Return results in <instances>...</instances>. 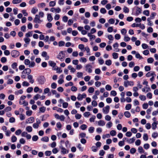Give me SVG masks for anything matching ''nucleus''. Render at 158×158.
I'll return each instance as SVG.
<instances>
[{
	"instance_id": "nucleus-14",
	"label": "nucleus",
	"mask_w": 158,
	"mask_h": 158,
	"mask_svg": "<svg viewBox=\"0 0 158 158\" xmlns=\"http://www.w3.org/2000/svg\"><path fill=\"white\" fill-rule=\"evenodd\" d=\"M41 56L45 58V60H48L49 59V56L47 55V53L46 52L44 51L42 52Z\"/></svg>"
},
{
	"instance_id": "nucleus-5",
	"label": "nucleus",
	"mask_w": 158,
	"mask_h": 158,
	"mask_svg": "<svg viewBox=\"0 0 158 158\" xmlns=\"http://www.w3.org/2000/svg\"><path fill=\"white\" fill-rule=\"evenodd\" d=\"M45 81L46 79L43 76L40 77L38 79V82L41 85L44 84L45 82Z\"/></svg>"
},
{
	"instance_id": "nucleus-37",
	"label": "nucleus",
	"mask_w": 158,
	"mask_h": 158,
	"mask_svg": "<svg viewBox=\"0 0 158 158\" xmlns=\"http://www.w3.org/2000/svg\"><path fill=\"white\" fill-rule=\"evenodd\" d=\"M110 135L112 136H114L116 134V132L115 130H111L110 132Z\"/></svg>"
},
{
	"instance_id": "nucleus-55",
	"label": "nucleus",
	"mask_w": 158,
	"mask_h": 158,
	"mask_svg": "<svg viewBox=\"0 0 158 158\" xmlns=\"http://www.w3.org/2000/svg\"><path fill=\"white\" fill-rule=\"evenodd\" d=\"M112 56L113 58L114 59H116L118 58V53L114 52L112 54Z\"/></svg>"
},
{
	"instance_id": "nucleus-19",
	"label": "nucleus",
	"mask_w": 158,
	"mask_h": 158,
	"mask_svg": "<svg viewBox=\"0 0 158 158\" xmlns=\"http://www.w3.org/2000/svg\"><path fill=\"white\" fill-rule=\"evenodd\" d=\"M68 69L70 70V72L72 73H74L76 71V69L71 65H69L68 66Z\"/></svg>"
},
{
	"instance_id": "nucleus-12",
	"label": "nucleus",
	"mask_w": 158,
	"mask_h": 158,
	"mask_svg": "<svg viewBox=\"0 0 158 158\" xmlns=\"http://www.w3.org/2000/svg\"><path fill=\"white\" fill-rule=\"evenodd\" d=\"M60 148L61 149V152L62 154H65L69 152V151L63 146L60 147Z\"/></svg>"
},
{
	"instance_id": "nucleus-23",
	"label": "nucleus",
	"mask_w": 158,
	"mask_h": 158,
	"mask_svg": "<svg viewBox=\"0 0 158 158\" xmlns=\"http://www.w3.org/2000/svg\"><path fill=\"white\" fill-rule=\"evenodd\" d=\"M138 151L139 153H144V151L143 149V148L142 147H139L138 149Z\"/></svg>"
},
{
	"instance_id": "nucleus-30",
	"label": "nucleus",
	"mask_w": 158,
	"mask_h": 158,
	"mask_svg": "<svg viewBox=\"0 0 158 158\" xmlns=\"http://www.w3.org/2000/svg\"><path fill=\"white\" fill-rule=\"evenodd\" d=\"M139 98L142 101H145L146 100V98L145 96L140 95L139 96Z\"/></svg>"
},
{
	"instance_id": "nucleus-45",
	"label": "nucleus",
	"mask_w": 158,
	"mask_h": 158,
	"mask_svg": "<svg viewBox=\"0 0 158 158\" xmlns=\"http://www.w3.org/2000/svg\"><path fill=\"white\" fill-rule=\"evenodd\" d=\"M33 90V88L32 87H28L26 90V91L27 93H30Z\"/></svg>"
},
{
	"instance_id": "nucleus-10",
	"label": "nucleus",
	"mask_w": 158,
	"mask_h": 158,
	"mask_svg": "<svg viewBox=\"0 0 158 158\" xmlns=\"http://www.w3.org/2000/svg\"><path fill=\"white\" fill-rule=\"evenodd\" d=\"M110 107L109 106H107L102 109L103 112L105 114H108L109 112Z\"/></svg>"
},
{
	"instance_id": "nucleus-60",
	"label": "nucleus",
	"mask_w": 158,
	"mask_h": 158,
	"mask_svg": "<svg viewBox=\"0 0 158 158\" xmlns=\"http://www.w3.org/2000/svg\"><path fill=\"white\" fill-rule=\"evenodd\" d=\"M83 73L81 72H78L77 73V76L78 77H80L82 76Z\"/></svg>"
},
{
	"instance_id": "nucleus-40",
	"label": "nucleus",
	"mask_w": 158,
	"mask_h": 158,
	"mask_svg": "<svg viewBox=\"0 0 158 158\" xmlns=\"http://www.w3.org/2000/svg\"><path fill=\"white\" fill-rule=\"evenodd\" d=\"M152 152L154 155H157L158 154V150L156 149H154L152 150Z\"/></svg>"
},
{
	"instance_id": "nucleus-34",
	"label": "nucleus",
	"mask_w": 158,
	"mask_h": 158,
	"mask_svg": "<svg viewBox=\"0 0 158 158\" xmlns=\"http://www.w3.org/2000/svg\"><path fill=\"white\" fill-rule=\"evenodd\" d=\"M39 110L40 112L44 113L46 110V107L44 106H43L40 107Z\"/></svg>"
},
{
	"instance_id": "nucleus-11",
	"label": "nucleus",
	"mask_w": 158,
	"mask_h": 158,
	"mask_svg": "<svg viewBox=\"0 0 158 158\" xmlns=\"http://www.w3.org/2000/svg\"><path fill=\"white\" fill-rule=\"evenodd\" d=\"M86 95L85 93H84L82 94H79L78 95L77 99L78 100L81 101V100L83 98H86Z\"/></svg>"
},
{
	"instance_id": "nucleus-43",
	"label": "nucleus",
	"mask_w": 158,
	"mask_h": 158,
	"mask_svg": "<svg viewBox=\"0 0 158 158\" xmlns=\"http://www.w3.org/2000/svg\"><path fill=\"white\" fill-rule=\"evenodd\" d=\"M105 89L107 90L110 91L111 90L112 87L110 85H107L105 86Z\"/></svg>"
},
{
	"instance_id": "nucleus-58",
	"label": "nucleus",
	"mask_w": 158,
	"mask_h": 158,
	"mask_svg": "<svg viewBox=\"0 0 158 158\" xmlns=\"http://www.w3.org/2000/svg\"><path fill=\"white\" fill-rule=\"evenodd\" d=\"M17 138L15 135H13L11 137V141L13 142H15L17 140Z\"/></svg>"
},
{
	"instance_id": "nucleus-4",
	"label": "nucleus",
	"mask_w": 158,
	"mask_h": 158,
	"mask_svg": "<svg viewBox=\"0 0 158 158\" xmlns=\"http://www.w3.org/2000/svg\"><path fill=\"white\" fill-rule=\"evenodd\" d=\"M85 70L87 71L89 73H91L92 72V66L91 65L89 64H87L85 66Z\"/></svg>"
},
{
	"instance_id": "nucleus-26",
	"label": "nucleus",
	"mask_w": 158,
	"mask_h": 158,
	"mask_svg": "<svg viewBox=\"0 0 158 158\" xmlns=\"http://www.w3.org/2000/svg\"><path fill=\"white\" fill-rule=\"evenodd\" d=\"M124 115L127 118H129L131 116L130 113L128 111H125L124 113Z\"/></svg>"
},
{
	"instance_id": "nucleus-61",
	"label": "nucleus",
	"mask_w": 158,
	"mask_h": 158,
	"mask_svg": "<svg viewBox=\"0 0 158 158\" xmlns=\"http://www.w3.org/2000/svg\"><path fill=\"white\" fill-rule=\"evenodd\" d=\"M32 114V111L31 110H27L26 112V114L28 116H31Z\"/></svg>"
},
{
	"instance_id": "nucleus-44",
	"label": "nucleus",
	"mask_w": 158,
	"mask_h": 158,
	"mask_svg": "<svg viewBox=\"0 0 158 158\" xmlns=\"http://www.w3.org/2000/svg\"><path fill=\"white\" fill-rule=\"evenodd\" d=\"M111 61L110 60H106L105 62V64L108 66H110L111 64Z\"/></svg>"
},
{
	"instance_id": "nucleus-25",
	"label": "nucleus",
	"mask_w": 158,
	"mask_h": 158,
	"mask_svg": "<svg viewBox=\"0 0 158 158\" xmlns=\"http://www.w3.org/2000/svg\"><path fill=\"white\" fill-rule=\"evenodd\" d=\"M142 10L139 7H137V9L136 10V14L137 15H138L139 14L141 13Z\"/></svg>"
},
{
	"instance_id": "nucleus-49",
	"label": "nucleus",
	"mask_w": 158,
	"mask_h": 158,
	"mask_svg": "<svg viewBox=\"0 0 158 158\" xmlns=\"http://www.w3.org/2000/svg\"><path fill=\"white\" fill-rule=\"evenodd\" d=\"M131 107V104H128L125 106V109L127 110H130Z\"/></svg>"
},
{
	"instance_id": "nucleus-46",
	"label": "nucleus",
	"mask_w": 158,
	"mask_h": 158,
	"mask_svg": "<svg viewBox=\"0 0 158 158\" xmlns=\"http://www.w3.org/2000/svg\"><path fill=\"white\" fill-rule=\"evenodd\" d=\"M143 13L146 16H148L149 15V11L148 10H146L143 11Z\"/></svg>"
},
{
	"instance_id": "nucleus-63",
	"label": "nucleus",
	"mask_w": 158,
	"mask_h": 158,
	"mask_svg": "<svg viewBox=\"0 0 158 158\" xmlns=\"http://www.w3.org/2000/svg\"><path fill=\"white\" fill-rule=\"evenodd\" d=\"M40 97V95L39 94H36L33 97V99L35 100H37Z\"/></svg>"
},
{
	"instance_id": "nucleus-62",
	"label": "nucleus",
	"mask_w": 158,
	"mask_h": 158,
	"mask_svg": "<svg viewBox=\"0 0 158 158\" xmlns=\"http://www.w3.org/2000/svg\"><path fill=\"white\" fill-rule=\"evenodd\" d=\"M84 116L86 117H88L90 115V113L89 112H86L83 114Z\"/></svg>"
},
{
	"instance_id": "nucleus-48",
	"label": "nucleus",
	"mask_w": 158,
	"mask_h": 158,
	"mask_svg": "<svg viewBox=\"0 0 158 158\" xmlns=\"http://www.w3.org/2000/svg\"><path fill=\"white\" fill-rule=\"evenodd\" d=\"M68 17L66 16H64L62 18V20L64 22H67L68 21Z\"/></svg>"
},
{
	"instance_id": "nucleus-17",
	"label": "nucleus",
	"mask_w": 158,
	"mask_h": 158,
	"mask_svg": "<svg viewBox=\"0 0 158 158\" xmlns=\"http://www.w3.org/2000/svg\"><path fill=\"white\" fill-rule=\"evenodd\" d=\"M54 69L56 70L57 73H60L62 72V70L60 67L58 68V67L56 66Z\"/></svg>"
},
{
	"instance_id": "nucleus-33",
	"label": "nucleus",
	"mask_w": 158,
	"mask_h": 158,
	"mask_svg": "<svg viewBox=\"0 0 158 158\" xmlns=\"http://www.w3.org/2000/svg\"><path fill=\"white\" fill-rule=\"evenodd\" d=\"M157 122H154L152 124V128L153 129H155L157 127Z\"/></svg>"
},
{
	"instance_id": "nucleus-15",
	"label": "nucleus",
	"mask_w": 158,
	"mask_h": 158,
	"mask_svg": "<svg viewBox=\"0 0 158 158\" xmlns=\"http://www.w3.org/2000/svg\"><path fill=\"white\" fill-rule=\"evenodd\" d=\"M34 120V118L31 117L28 118L26 121V123H31L33 122Z\"/></svg>"
},
{
	"instance_id": "nucleus-29",
	"label": "nucleus",
	"mask_w": 158,
	"mask_h": 158,
	"mask_svg": "<svg viewBox=\"0 0 158 158\" xmlns=\"http://www.w3.org/2000/svg\"><path fill=\"white\" fill-rule=\"evenodd\" d=\"M22 85L23 86H28L30 84L27 81H24L23 82Z\"/></svg>"
},
{
	"instance_id": "nucleus-38",
	"label": "nucleus",
	"mask_w": 158,
	"mask_h": 158,
	"mask_svg": "<svg viewBox=\"0 0 158 158\" xmlns=\"http://www.w3.org/2000/svg\"><path fill=\"white\" fill-rule=\"evenodd\" d=\"M25 43L27 44H28L30 41V39L28 38H25L24 39Z\"/></svg>"
},
{
	"instance_id": "nucleus-32",
	"label": "nucleus",
	"mask_w": 158,
	"mask_h": 158,
	"mask_svg": "<svg viewBox=\"0 0 158 158\" xmlns=\"http://www.w3.org/2000/svg\"><path fill=\"white\" fill-rule=\"evenodd\" d=\"M135 140V137H134L131 139H130L128 140H127V141L129 143H134Z\"/></svg>"
},
{
	"instance_id": "nucleus-2",
	"label": "nucleus",
	"mask_w": 158,
	"mask_h": 158,
	"mask_svg": "<svg viewBox=\"0 0 158 158\" xmlns=\"http://www.w3.org/2000/svg\"><path fill=\"white\" fill-rule=\"evenodd\" d=\"M64 52L61 51L58 54L57 56V58L60 60L61 61H63L64 60L65 57Z\"/></svg>"
},
{
	"instance_id": "nucleus-21",
	"label": "nucleus",
	"mask_w": 158,
	"mask_h": 158,
	"mask_svg": "<svg viewBox=\"0 0 158 158\" xmlns=\"http://www.w3.org/2000/svg\"><path fill=\"white\" fill-rule=\"evenodd\" d=\"M48 64L50 66L53 67H55L56 65V64L55 63L52 61H49Z\"/></svg>"
},
{
	"instance_id": "nucleus-52",
	"label": "nucleus",
	"mask_w": 158,
	"mask_h": 158,
	"mask_svg": "<svg viewBox=\"0 0 158 158\" xmlns=\"http://www.w3.org/2000/svg\"><path fill=\"white\" fill-rule=\"evenodd\" d=\"M45 6H46V4L44 3H39L38 5V6L39 7H42V8Z\"/></svg>"
},
{
	"instance_id": "nucleus-53",
	"label": "nucleus",
	"mask_w": 158,
	"mask_h": 158,
	"mask_svg": "<svg viewBox=\"0 0 158 158\" xmlns=\"http://www.w3.org/2000/svg\"><path fill=\"white\" fill-rule=\"evenodd\" d=\"M80 61L83 63H85L87 61V59L84 57H81L80 59Z\"/></svg>"
},
{
	"instance_id": "nucleus-42",
	"label": "nucleus",
	"mask_w": 158,
	"mask_h": 158,
	"mask_svg": "<svg viewBox=\"0 0 158 158\" xmlns=\"http://www.w3.org/2000/svg\"><path fill=\"white\" fill-rule=\"evenodd\" d=\"M94 130V128L93 127H91L89 128V131L90 133H93Z\"/></svg>"
},
{
	"instance_id": "nucleus-13",
	"label": "nucleus",
	"mask_w": 158,
	"mask_h": 158,
	"mask_svg": "<svg viewBox=\"0 0 158 158\" xmlns=\"http://www.w3.org/2000/svg\"><path fill=\"white\" fill-rule=\"evenodd\" d=\"M31 72V69L29 68H27L24 69V70L22 72V74L25 73L27 74V75H29Z\"/></svg>"
},
{
	"instance_id": "nucleus-39",
	"label": "nucleus",
	"mask_w": 158,
	"mask_h": 158,
	"mask_svg": "<svg viewBox=\"0 0 158 158\" xmlns=\"http://www.w3.org/2000/svg\"><path fill=\"white\" fill-rule=\"evenodd\" d=\"M4 110L5 112H8L11 110V108L10 107L7 106L4 109Z\"/></svg>"
},
{
	"instance_id": "nucleus-59",
	"label": "nucleus",
	"mask_w": 158,
	"mask_h": 158,
	"mask_svg": "<svg viewBox=\"0 0 158 158\" xmlns=\"http://www.w3.org/2000/svg\"><path fill=\"white\" fill-rule=\"evenodd\" d=\"M64 44L65 43L64 41H61L59 42L58 43V45L59 47H61L64 46Z\"/></svg>"
},
{
	"instance_id": "nucleus-24",
	"label": "nucleus",
	"mask_w": 158,
	"mask_h": 158,
	"mask_svg": "<svg viewBox=\"0 0 158 158\" xmlns=\"http://www.w3.org/2000/svg\"><path fill=\"white\" fill-rule=\"evenodd\" d=\"M41 140L43 141L47 142L49 140V138L47 136H44L41 139Z\"/></svg>"
},
{
	"instance_id": "nucleus-51",
	"label": "nucleus",
	"mask_w": 158,
	"mask_h": 158,
	"mask_svg": "<svg viewBox=\"0 0 158 158\" xmlns=\"http://www.w3.org/2000/svg\"><path fill=\"white\" fill-rule=\"evenodd\" d=\"M94 88L90 87L88 89V92L90 93H92L94 91Z\"/></svg>"
},
{
	"instance_id": "nucleus-8",
	"label": "nucleus",
	"mask_w": 158,
	"mask_h": 158,
	"mask_svg": "<svg viewBox=\"0 0 158 158\" xmlns=\"http://www.w3.org/2000/svg\"><path fill=\"white\" fill-rule=\"evenodd\" d=\"M134 85V82L132 81H126L124 82V85L125 87H127L128 85L133 86Z\"/></svg>"
},
{
	"instance_id": "nucleus-36",
	"label": "nucleus",
	"mask_w": 158,
	"mask_h": 158,
	"mask_svg": "<svg viewBox=\"0 0 158 158\" xmlns=\"http://www.w3.org/2000/svg\"><path fill=\"white\" fill-rule=\"evenodd\" d=\"M32 35V31H29L28 32L26 33L25 35V36L27 38H28V37H30Z\"/></svg>"
},
{
	"instance_id": "nucleus-16",
	"label": "nucleus",
	"mask_w": 158,
	"mask_h": 158,
	"mask_svg": "<svg viewBox=\"0 0 158 158\" xmlns=\"http://www.w3.org/2000/svg\"><path fill=\"white\" fill-rule=\"evenodd\" d=\"M98 123V125L100 126H103L105 125V123L103 120H100L97 122H96Z\"/></svg>"
},
{
	"instance_id": "nucleus-56",
	"label": "nucleus",
	"mask_w": 158,
	"mask_h": 158,
	"mask_svg": "<svg viewBox=\"0 0 158 158\" xmlns=\"http://www.w3.org/2000/svg\"><path fill=\"white\" fill-rule=\"evenodd\" d=\"M100 11L101 13L103 14H104L106 12V10L104 8H102L100 10Z\"/></svg>"
},
{
	"instance_id": "nucleus-27",
	"label": "nucleus",
	"mask_w": 158,
	"mask_h": 158,
	"mask_svg": "<svg viewBox=\"0 0 158 158\" xmlns=\"http://www.w3.org/2000/svg\"><path fill=\"white\" fill-rule=\"evenodd\" d=\"M24 149L27 151H30L31 150V148L28 146L26 145L24 147Z\"/></svg>"
},
{
	"instance_id": "nucleus-9",
	"label": "nucleus",
	"mask_w": 158,
	"mask_h": 158,
	"mask_svg": "<svg viewBox=\"0 0 158 158\" xmlns=\"http://www.w3.org/2000/svg\"><path fill=\"white\" fill-rule=\"evenodd\" d=\"M50 11L53 13H59L61 11V9L59 7L52 8L50 9Z\"/></svg>"
},
{
	"instance_id": "nucleus-18",
	"label": "nucleus",
	"mask_w": 158,
	"mask_h": 158,
	"mask_svg": "<svg viewBox=\"0 0 158 158\" xmlns=\"http://www.w3.org/2000/svg\"><path fill=\"white\" fill-rule=\"evenodd\" d=\"M27 78L29 80V82L31 84H33L34 82V80L33 79V77L31 75H28L27 76Z\"/></svg>"
},
{
	"instance_id": "nucleus-28",
	"label": "nucleus",
	"mask_w": 158,
	"mask_h": 158,
	"mask_svg": "<svg viewBox=\"0 0 158 158\" xmlns=\"http://www.w3.org/2000/svg\"><path fill=\"white\" fill-rule=\"evenodd\" d=\"M38 9L36 7L33 8L31 10V12L33 14H35L38 11Z\"/></svg>"
},
{
	"instance_id": "nucleus-7",
	"label": "nucleus",
	"mask_w": 158,
	"mask_h": 158,
	"mask_svg": "<svg viewBox=\"0 0 158 158\" xmlns=\"http://www.w3.org/2000/svg\"><path fill=\"white\" fill-rule=\"evenodd\" d=\"M11 54L12 57H16L19 55V52L16 50H13L11 51Z\"/></svg>"
},
{
	"instance_id": "nucleus-22",
	"label": "nucleus",
	"mask_w": 158,
	"mask_h": 158,
	"mask_svg": "<svg viewBox=\"0 0 158 158\" xmlns=\"http://www.w3.org/2000/svg\"><path fill=\"white\" fill-rule=\"evenodd\" d=\"M26 131L29 132H31L32 131V128L31 126H27L26 128Z\"/></svg>"
},
{
	"instance_id": "nucleus-6",
	"label": "nucleus",
	"mask_w": 158,
	"mask_h": 158,
	"mask_svg": "<svg viewBox=\"0 0 158 158\" xmlns=\"http://www.w3.org/2000/svg\"><path fill=\"white\" fill-rule=\"evenodd\" d=\"M34 22L35 23H40L43 21L40 19V16L38 15H35V17L34 19Z\"/></svg>"
},
{
	"instance_id": "nucleus-1",
	"label": "nucleus",
	"mask_w": 158,
	"mask_h": 158,
	"mask_svg": "<svg viewBox=\"0 0 158 158\" xmlns=\"http://www.w3.org/2000/svg\"><path fill=\"white\" fill-rule=\"evenodd\" d=\"M24 63L25 65H28L29 68L34 67L35 65V63L34 61L30 62L28 59L25 60Z\"/></svg>"
},
{
	"instance_id": "nucleus-3",
	"label": "nucleus",
	"mask_w": 158,
	"mask_h": 158,
	"mask_svg": "<svg viewBox=\"0 0 158 158\" xmlns=\"http://www.w3.org/2000/svg\"><path fill=\"white\" fill-rule=\"evenodd\" d=\"M36 123H34L33 124V127L35 129H37L39 127V125L41 123V121L38 118L36 119Z\"/></svg>"
},
{
	"instance_id": "nucleus-50",
	"label": "nucleus",
	"mask_w": 158,
	"mask_h": 158,
	"mask_svg": "<svg viewBox=\"0 0 158 158\" xmlns=\"http://www.w3.org/2000/svg\"><path fill=\"white\" fill-rule=\"evenodd\" d=\"M123 12L126 13H128L129 12V9L126 7V6H124L123 8Z\"/></svg>"
},
{
	"instance_id": "nucleus-47",
	"label": "nucleus",
	"mask_w": 158,
	"mask_h": 158,
	"mask_svg": "<svg viewBox=\"0 0 158 158\" xmlns=\"http://www.w3.org/2000/svg\"><path fill=\"white\" fill-rule=\"evenodd\" d=\"M143 138L144 140L147 141L148 139V136L147 134L146 133L144 134L143 135Z\"/></svg>"
},
{
	"instance_id": "nucleus-31",
	"label": "nucleus",
	"mask_w": 158,
	"mask_h": 158,
	"mask_svg": "<svg viewBox=\"0 0 158 158\" xmlns=\"http://www.w3.org/2000/svg\"><path fill=\"white\" fill-rule=\"evenodd\" d=\"M56 2L54 1H52L49 2V6L50 7L54 6L56 5Z\"/></svg>"
},
{
	"instance_id": "nucleus-54",
	"label": "nucleus",
	"mask_w": 158,
	"mask_h": 158,
	"mask_svg": "<svg viewBox=\"0 0 158 158\" xmlns=\"http://www.w3.org/2000/svg\"><path fill=\"white\" fill-rule=\"evenodd\" d=\"M8 99L10 100H13L14 99V96L13 95L10 94L8 97Z\"/></svg>"
},
{
	"instance_id": "nucleus-41",
	"label": "nucleus",
	"mask_w": 158,
	"mask_h": 158,
	"mask_svg": "<svg viewBox=\"0 0 158 158\" xmlns=\"http://www.w3.org/2000/svg\"><path fill=\"white\" fill-rule=\"evenodd\" d=\"M154 61L152 57H150L148 59L147 62L149 63H152Z\"/></svg>"
},
{
	"instance_id": "nucleus-35",
	"label": "nucleus",
	"mask_w": 158,
	"mask_h": 158,
	"mask_svg": "<svg viewBox=\"0 0 158 158\" xmlns=\"http://www.w3.org/2000/svg\"><path fill=\"white\" fill-rule=\"evenodd\" d=\"M22 0H13L12 2L13 4H17L20 3Z\"/></svg>"
},
{
	"instance_id": "nucleus-64",
	"label": "nucleus",
	"mask_w": 158,
	"mask_h": 158,
	"mask_svg": "<svg viewBox=\"0 0 158 158\" xmlns=\"http://www.w3.org/2000/svg\"><path fill=\"white\" fill-rule=\"evenodd\" d=\"M91 148L92 150L94 152H96L98 150L97 147L94 146H92Z\"/></svg>"
},
{
	"instance_id": "nucleus-20",
	"label": "nucleus",
	"mask_w": 158,
	"mask_h": 158,
	"mask_svg": "<svg viewBox=\"0 0 158 158\" xmlns=\"http://www.w3.org/2000/svg\"><path fill=\"white\" fill-rule=\"evenodd\" d=\"M47 19L49 22H50L52 21L53 19V18L50 14H47Z\"/></svg>"
},
{
	"instance_id": "nucleus-57",
	"label": "nucleus",
	"mask_w": 158,
	"mask_h": 158,
	"mask_svg": "<svg viewBox=\"0 0 158 158\" xmlns=\"http://www.w3.org/2000/svg\"><path fill=\"white\" fill-rule=\"evenodd\" d=\"M38 139V137L37 135L33 136L32 137V140L33 141H36Z\"/></svg>"
}]
</instances>
